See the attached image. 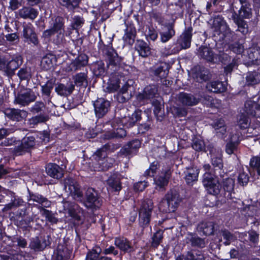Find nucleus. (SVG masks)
Segmentation results:
<instances>
[{"label":"nucleus","mask_w":260,"mask_h":260,"mask_svg":"<svg viewBox=\"0 0 260 260\" xmlns=\"http://www.w3.org/2000/svg\"><path fill=\"white\" fill-rule=\"evenodd\" d=\"M207 174L202 179V183L207 194L215 196L221 201L233 198L235 180L230 177L228 173L221 172L219 175Z\"/></svg>","instance_id":"obj_1"},{"label":"nucleus","mask_w":260,"mask_h":260,"mask_svg":"<svg viewBox=\"0 0 260 260\" xmlns=\"http://www.w3.org/2000/svg\"><path fill=\"white\" fill-rule=\"evenodd\" d=\"M66 183L71 193L78 198L87 209L94 212L101 208L103 201L94 188H88L83 194L79 184L74 179L69 178Z\"/></svg>","instance_id":"obj_2"},{"label":"nucleus","mask_w":260,"mask_h":260,"mask_svg":"<svg viewBox=\"0 0 260 260\" xmlns=\"http://www.w3.org/2000/svg\"><path fill=\"white\" fill-rule=\"evenodd\" d=\"M196 55L201 60L210 64H227L231 60V57L224 51H219L215 53L209 46L201 45L197 49Z\"/></svg>","instance_id":"obj_3"},{"label":"nucleus","mask_w":260,"mask_h":260,"mask_svg":"<svg viewBox=\"0 0 260 260\" xmlns=\"http://www.w3.org/2000/svg\"><path fill=\"white\" fill-rule=\"evenodd\" d=\"M179 196V193L173 189H170L165 194L159 204V209L167 214L161 221H159V224H162L168 219L173 218L172 213L176 211L180 203Z\"/></svg>","instance_id":"obj_4"},{"label":"nucleus","mask_w":260,"mask_h":260,"mask_svg":"<svg viewBox=\"0 0 260 260\" xmlns=\"http://www.w3.org/2000/svg\"><path fill=\"white\" fill-rule=\"evenodd\" d=\"M23 59L20 54L12 56L9 54L0 53V71L8 78H12L15 74V71L23 63Z\"/></svg>","instance_id":"obj_5"},{"label":"nucleus","mask_w":260,"mask_h":260,"mask_svg":"<svg viewBox=\"0 0 260 260\" xmlns=\"http://www.w3.org/2000/svg\"><path fill=\"white\" fill-rule=\"evenodd\" d=\"M193 28L191 26L186 27L183 32L180 35L176 40L175 46L169 51V54L178 53L181 50L186 49L190 47L192 37Z\"/></svg>","instance_id":"obj_6"},{"label":"nucleus","mask_w":260,"mask_h":260,"mask_svg":"<svg viewBox=\"0 0 260 260\" xmlns=\"http://www.w3.org/2000/svg\"><path fill=\"white\" fill-rule=\"evenodd\" d=\"M153 207V203L150 200H145L142 202L138 210L139 224L140 227L143 229L148 227Z\"/></svg>","instance_id":"obj_7"},{"label":"nucleus","mask_w":260,"mask_h":260,"mask_svg":"<svg viewBox=\"0 0 260 260\" xmlns=\"http://www.w3.org/2000/svg\"><path fill=\"white\" fill-rule=\"evenodd\" d=\"M36 145L35 136L27 134L22 138L20 144L15 147L14 152L17 155L31 154L32 151L36 148Z\"/></svg>","instance_id":"obj_8"},{"label":"nucleus","mask_w":260,"mask_h":260,"mask_svg":"<svg viewBox=\"0 0 260 260\" xmlns=\"http://www.w3.org/2000/svg\"><path fill=\"white\" fill-rule=\"evenodd\" d=\"M157 95H158L157 86L154 84H149L145 86L141 92L137 94L136 98L140 104H144L157 97Z\"/></svg>","instance_id":"obj_9"},{"label":"nucleus","mask_w":260,"mask_h":260,"mask_svg":"<svg viewBox=\"0 0 260 260\" xmlns=\"http://www.w3.org/2000/svg\"><path fill=\"white\" fill-rule=\"evenodd\" d=\"M37 96L30 89L21 90L15 95L14 103L21 106H26L36 101Z\"/></svg>","instance_id":"obj_10"},{"label":"nucleus","mask_w":260,"mask_h":260,"mask_svg":"<svg viewBox=\"0 0 260 260\" xmlns=\"http://www.w3.org/2000/svg\"><path fill=\"white\" fill-rule=\"evenodd\" d=\"M93 106L96 117L102 118L105 116L110 110L111 103L105 98H98L97 99L93 102Z\"/></svg>","instance_id":"obj_11"},{"label":"nucleus","mask_w":260,"mask_h":260,"mask_svg":"<svg viewBox=\"0 0 260 260\" xmlns=\"http://www.w3.org/2000/svg\"><path fill=\"white\" fill-rule=\"evenodd\" d=\"M172 174L171 169H167L164 171H162L160 175L154 177L155 189L159 191H165L172 177Z\"/></svg>","instance_id":"obj_12"},{"label":"nucleus","mask_w":260,"mask_h":260,"mask_svg":"<svg viewBox=\"0 0 260 260\" xmlns=\"http://www.w3.org/2000/svg\"><path fill=\"white\" fill-rule=\"evenodd\" d=\"M13 221L15 225L19 228H26L30 224L31 220L28 217L26 207L19 209L14 214Z\"/></svg>","instance_id":"obj_13"},{"label":"nucleus","mask_w":260,"mask_h":260,"mask_svg":"<svg viewBox=\"0 0 260 260\" xmlns=\"http://www.w3.org/2000/svg\"><path fill=\"white\" fill-rule=\"evenodd\" d=\"M68 215L72 219L80 221L84 211L82 208L74 202H66L64 205Z\"/></svg>","instance_id":"obj_14"},{"label":"nucleus","mask_w":260,"mask_h":260,"mask_svg":"<svg viewBox=\"0 0 260 260\" xmlns=\"http://www.w3.org/2000/svg\"><path fill=\"white\" fill-rule=\"evenodd\" d=\"M126 27L124 30V34L122 40L126 45L132 46L135 42L137 36V30L133 22L125 23Z\"/></svg>","instance_id":"obj_15"},{"label":"nucleus","mask_w":260,"mask_h":260,"mask_svg":"<svg viewBox=\"0 0 260 260\" xmlns=\"http://www.w3.org/2000/svg\"><path fill=\"white\" fill-rule=\"evenodd\" d=\"M122 75L120 72H114L110 74L107 83L106 91L108 93H114L120 88V84Z\"/></svg>","instance_id":"obj_16"},{"label":"nucleus","mask_w":260,"mask_h":260,"mask_svg":"<svg viewBox=\"0 0 260 260\" xmlns=\"http://www.w3.org/2000/svg\"><path fill=\"white\" fill-rule=\"evenodd\" d=\"M22 35L24 39V41L28 44H32L34 46H38L39 44L38 36L31 24L23 25Z\"/></svg>","instance_id":"obj_17"},{"label":"nucleus","mask_w":260,"mask_h":260,"mask_svg":"<svg viewBox=\"0 0 260 260\" xmlns=\"http://www.w3.org/2000/svg\"><path fill=\"white\" fill-rule=\"evenodd\" d=\"M175 25L172 22L166 23L159 31V41L164 44L171 40L176 34Z\"/></svg>","instance_id":"obj_18"},{"label":"nucleus","mask_w":260,"mask_h":260,"mask_svg":"<svg viewBox=\"0 0 260 260\" xmlns=\"http://www.w3.org/2000/svg\"><path fill=\"white\" fill-rule=\"evenodd\" d=\"M89 57L84 53H80L74 59L71 60L69 71L76 72L81 70L88 63Z\"/></svg>","instance_id":"obj_19"},{"label":"nucleus","mask_w":260,"mask_h":260,"mask_svg":"<svg viewBox=\"0 0 260 260\" xmlns=\"http://www.w3.org/2000/svg\"><path fill=\"white\" fill-rule=\"evenodd\" d=\"M35 6L28 5L23 6L17 12V17L23 19L34 20L39 15V11Z\"/></svg>","instance_id":"obj_20"},{"label":"nucleus","mask_w":260,"mask_h":260,"mask_svg":"<svg viewBox=\"0 0 260 260\" xmlns=\"http://www.w3.org/2000/svg\"><path fill=\"white\" fill-rule=\"evenodd\" d=\"M114 245L124 253H131L135 250L132 241L124 236L115 237Z\"/></svg>","instance_id":"obj_21"},{"label":"nucleus","mask_w":260,"mask_h":260,"mask_svg":"<svg viewBox=\"0 0 260 260\" xmlns=\"http://www.w3.org/2000/svg\"><path fill=\"white\" fill-rule=\"evenodd\" d=\"M28 196H27V200L28 202L32 201L39 204V206L35 205L40 210L43 208H49L51 206V202L46 197H44L42 194L38 193H34L28 189Z\"/></svg>","instance_id":"obj_22"},{"label":"nucleus","mask_w":260,"mask_h":260,"mask_svg":"<svg viewBox=\"0 0 260 260\" xmlns=\"http://www.w3.org/2000/svg\"><path fill=\"white\" fill-rule=\"evenodd\" d=\"M241 7L238 12H234L232 16L239 17L242 19H250L252 16V9L251 5L249 2L240 0Z\"/></svg>","instance_id":"obj_23"},{"label":"nucleus","mask_w":260,"mask_h":260,"mask_svg":"<svg viewBox=\"0 0 260 260\" xmlns=\"http://www.w3.org/2000/svg\"><path fill=\"white\" fill-rule=\"evenodd\" d=\"M3 112L9 119L17 122L21 121L27 116V112L25 111L19 109L7 108Z\"/></svg>","instance_id":"obj_24"},{"label":"nucleus","mask_w":260,"mask_h":260,"mask_svg":"<svg viewBox=\"0 0 260 260\" xmlns=\"http://www.w3.org/2000/svg\"><path fill=\"white\" fill-rule=\"evenodd\" d=\"M192 76L200 83L207 82L211 78L209 70L204 66H196L192 70Z\"/></svg>","instance_id":"obj_25"},{"label":"nucleus","mask_w":260,"mask_h":260,"mask_svg":"<svg viewBox=\"0 0 260 260\" xmlns=\"http://www.w3.org/2000/svg\"><path fill=\"white\" fill-rule=\"evenodd\" d=\"M200 169L197 167H187L184 171L183 177L186 184L192 186L198 180Z\"/></svg>","instance_id":"obj_26"},{"label":"nucleus","mask_w":260,"mask_h":260,"mask_svg":"<svg viewBox=\"0 0 260 260\" xmlns=\"http://www.w3.org/2000/svg\"><path fill=\"white\" fill-rule=\"evenodd\" d=\"M108 189L111 192L119 193L122 189V182L117 173L112 174L106 180Z\"/></svg>","instance_id":"obj_27"},{"label":"nucleus","mask_w":260,"mask_h":260,"mask_svg":"<svg viewBox=\"0 0 260 260\" xmlns=\"http://www.w3.org/2000/svg\"><path fill=\"white\" fill-rule=\"evenodd\" d=\"M178 101L184 106L192 107L197 105L200 102V99L191 93L184 91L180 92L177 95Z\"/></svg>","instance_id":"obj_28"},{"label":"nucleus","mask_w":260,"mask_h":260,"mask_svg":"<svg viewBox=\"0 0 260 260\" xmlns=\"http://www.w3.org/2000/svg\"><path fill=\"white\" fill-rule=\"evenodd\" d=\"M169 69V64L166 62H162L158 66L152 68L150 73L151 75L156 77L158 80L159 79L162 80L167 77Z\"/></svg>","instance_id":"obj_29"},{"label":"nucleus","mask_w":260,"mask_h":260,"mask_svg":"<svg viewBox=\"0 0 260 260\" xmlns=\"http://www.w3.org/2000/svg\"><path fill=\"white\" fill-rule=\"evenodd\" d=\"M142 114V111L141 110L136 109L131 116L124 117L122 119V126L127 128L133 127L138 121L141 120Z\"/></svg>","instance_id":"obj_30"},{"label":"nucleus","mask_w":260,"mask_h":260,"mask_svg":"<svg viewBox=\"0 0 260 260\" xmlns=\"http://www.w3.org/2000/svg\"><path fill=\"white\" fill-rule=\"evenodd\" d=\"M74 91L72 81L70 80L66 84L58 83L55 87V91L61 96L67 97L70 95Z\"/></svg>","instance_id":"obj_31"},{"label":"nucleus","mask_w":260,"mask_h":260,"mask_svg":"<svg viewBox=\"0 0 260 260\" xmlns=\"http://www.w3.org/2000/svg\"><path fill=\"white\" fill-rule=\"evenodd\" d=\"M135 49L140 56L146 58L151 54V49L149 44L141 39L137 40L135 45Z\"/></svg>","instance_id":"obj_32"},{"label":"nucleus","mask_w":260,"mask_h":260,"mask_svg":"<svg viewBox=\"0 0 260 260\" xmlns=\"http://www.w3.org/2000/svg\"><path fill=\"white\" fill-rule=\"evenodd\" d=\"M72 83L75 88H86L88 86V72H80L72 76Z\"/></svg>","instance_id":"obj_33"},{"label":"nucleus","mask_w":260,"mask_h":260,"mask_svg":"<svg viewBox=\"0 0 260 260\" xmlns=\"http://www.w3.org/2000/svg\"><path fill=\"white\" fill-rule=\"evenodd\" d=\"M227 23L221 15H217L214 17L212 28L214 32V35H220L221 32L228 28Z\"/></svg>","instance_id":"obj_34"},{"label":"nucleus","mask_w":260,"mask_h":260,"mask_svg":"<svg viewBox=\"0 0 260 260\" xmlns=\"http://www.w3.org/2000/svg\"><path fill=\"white\" fill-rule=\"evenodd\" d=\"M114 2V0H109L102 4L99 12L102 21H105L109 18L112 12L115 10L116 8L114 6H112V8H110Z\"/></svg>","instance_id":"obj_35"},{"label":"nucleus","mask_w":260,"mask_h":260,"mask_svg":"<svg viewBox=\"0 0 260 260\" xmlns=\"http://www.w3.org/2000/svg\"><path fill=\"white\" fill-rule=\"evenodd\" d=\"M47 246L45 239H41L38 236L32 238L29 244V248L34 252H37L43 251Z\"/></svg>","instance_id":"obj_36"},{"label":"nucleus","mask_w":260,"mask_h":260,"mask_svg":"<svg viewBox=\"0 0 260 260\" xmlns=\"http://www.w3.org/2000/svg\"><path fill=\"white\" fill-rule=\"evenodd\" d=\"M46 172L48 175L55 179H59L63 177L62 169L55 163L48 164L46 167Z\"/></svg>","instance_id":"obj_37"},{"label":"nucleus","mask_w":260,"mask_h":260,"mask_svg":"<svg viewBox=\"0 0 260 260\" xmlns=\"http://www.w3.org/2000/svg\"><path fill=\"white\" fill-rule=\"evenodd\" d=\"M91 70L94 76L96 78L104 77L106 74L105 63L102 60L93 62L91 66Z\"/></svg>","instance_id":"obj_38"},{"label":"nucleus","mask_w":260,"mask_h":260,"mask_svg":"<svg viewBox=\"0 0 260 260\" xmlns=\"http://www.w3.org/2000/svg\"><path fill=\"white\" fill-rule=\"evenodd\" d=\"M72 250L67 246L58 245L56 249L55 260H69L71 258Z\"/></svg>","instance_id":"obj_39"},{"label":"nucleus","mask_w":260,"mask_h":260,"mask_svg":"<svg viewBox=\"0 0 260 260\" xmlns=\"http://www.w3.org/2000/svg\"><path fill=\"white\" fill-rule=\"evenodd\" d=\"M55 81L52 79L48 80L43 85H41V93L44 100L50 101L52 98L51 95V92L54 88Z\"/></svg>","instance_id":"obj_40"},{"label":"nucleus","mask_w":260,"mask_h":260,"mask_svg":"<svg viewBox=\"0 0 260 260\" xmlns=\"http://www.w3.org/2000/svg\"><path fill=\"white\" fill-rule=\"evenodd\" d=\"M52 22L50 26L53 28L58 33L60 34L61 31H64L65 18L59 15H55L51 18Z\"/></svg>","instance_id":"obj_41"},{"label":"nucleus","mask_w":260,"mask_h":260,"mask_svg":"<svg viewBox=\"0 0 260 260\" xmlns=\"http://www.w3.org/2000/svg\"><path fill=\"white\" fill-rule=\"evenodd\" d=\"M108 59V64L114 66L116 68L119 67L122 61V58L119 56L115 49H112L110 52L106 55Z\"/></svg>","instance_id":"obj_42"},{"label":"nucleus","mask_w":260,"mask_h":260,"mask_svg":"<svg viewBox=\"0 0 260 260\" xmlns=\"http://www.w3.org/2000/svg\"><path fill=\"white\" fill-rule=\"evenodd\" d=\"M175 260H204V256L198 254L196 251H188L185 254L178 255Z\"/></svg>","instance_id":"obj_43"},{"label":"nucleus","mask_w":260,"mask_h":260,"mask_svg":"<svg viewBox=\"0 0 260 260\" xmlns=\"http://www.w3.org/2000/svg\"><path fill=\"white\" fill-rule=\"evenodd\" d=\"M219 36H220L219 40L223 41V42H225L226 44H229L234 41L236 39L235 32L231 30L229 26H228V28L222 30Z\"/></svg>","instance_id":"obj_44"},{"label":"nucleus","mask_w":260,"mask_h":260,"mask_svg":"<svg viewBox=\"0 0 260 260\" xmlns=\"http://www.w3.org/2000/svg\"><path fill=\"white\" fill-rule=\"evenodd\" d=\"M214 225L212 221H204L199 224V227L204 235L210 236L214 234Z\"/></svg>","instance_id":"obj_45"},{"label":"nucleus","mask_w":260,"mask_h":260,"mask_svg":"<svg viewBox=\"0 0 260 260\" xmlns=\"http://www.w3.org/2000/svg\"><path fill=\"white\" fill-rule=\"evenodd\" d=\"M233 20L235 24L237 26V31L241 32L243 35L247 34L248 32V25L247 22L244 19L232 16Z\"/></svg>","instance_id":"obj_46"},{"label":"nucleus","mask_w":260,"mask_h":260,"mask_svg":"<svg viewBox=\"0 0 260 260\" xmlns=\"http://www.w3.org/2000/svg\"><path fill=\"white\" fill-rule=\"evenodd\" d=\"M15 197V192L7 189H3L0 193V203L5 204L6 208H8L7 205L12 202Z\"/></svg>","instance_id":"obj_47"},{"label":"nucleus","mask_w":260,"mask_h":260,"mask_svg":"<svg viewBox=\"0 0 260 260\" xmlns=\"http://www.w3.org/2000/svg\"><path fill=\"white\" fill-rule=\"evenodd\" d=\"M245 79L248 86L256 85L260 82V74L255 71L248 72Z\"/></svg>","instance_id":"obj_48"},{"label":"nucleus","mask_w":260,"mask_h":260,"mask_svg":"<svg viewBox=\"0 0 260 260\" xmlns=\"http://www.w3.org/2000/svg\"><path fill=\"white\" fill-rule=\"evenodd\" d=\"M13 246L19 248H25L27 247V241L26 239L21 235L16 234L11 237L10 239Z\"/></svg>","instance_id":"obj_49"},{"label":"nucleus","mask_w":260,"mask_h":260,"mask_svg":"<svg viewBox=\"0 0 260 260\" xmlns=\"http://www.w3.org/2000/svg\"><path fill=\"white\" fill-rule=\"evenodd\" d=\"M111 145L109 143L104 145L101 148L98 149L94 153L93 156L95 159L99 162L105 158L108 157L107 156V152L110 151Z\"/></svg>","instance_id":"obj_50"},{"label":"nucleus","mask_w":260,"mask_h":260,"mask_svg":"<svg viewBox=\"0 0 260 260\" xmlns=\"http://www.w3.org/2000/svg\"><path fill=\"white\" fill-rule=\"evenodd\" d=\"M102 250L100 246L95 245L91 249H88L86 253L85 260H98Z\"/></svg>","instance_id":"obj_51"},{"label":"nucleus","mask_w":260,"mask_h":260,"mask_svg":"<svg viewBox=\"0 0 260 260\" xmlns=\"http://www.w3.org/2000/svg\"><path fill=\"white\" fill-rule=\"evenodd\" d=\"M211 164L215 169V172L218 171V175L221 172L223 173H228L223 169V162L222 156H214L211 159Z\"/></svg>","instance_id":"obj_52"},{"label":"nucleus","mask_w":260,"mask_h":260,"mask_svg":"<svg viewBox=\"0 0 260 260\" xmlns=\"http://www.w3.org/2000/svg\"><path fill=\"white\" fill-rule=\"evenodd\" d=\"M164 230L158 229L153 233L151 239V246L153 248H157L162 241Z\"/></svg>","instance_id":"obj_53"},{"label":"nucleus","mask_w":260,"mask_h":260,"mask_svg":"<svg viewBox=\"0 0 260 260\" xmlns=\"http://www.w3.org/2000/svg\"><path fill=\"white\" fill-rule=\"evenodd\" d=\"M114 162L115 159L111 157L105 158L98 162L99 170L107 171L113 167Z\"/></svg>","instance_id":"obj_54"},{"label":"nucleus","mask_w":260,"mask_h":260,"mask_svg":"<svg viewBox=\"0 0 260 260\" xmlns=\"http://www.w3.org/2000/svg\"><path fill=\"white\" fill-rule=\"evenodd\" d=\"M192 141L191 147L196 151L203 152V151H205V143L203 139L194 137Z\"/></svg>","instance_id":"obj_55"},{"label":"nucleus","mask_w":260,"mask_h":260,"mask_svg":"<svg viewBox=\"0 0 260 260\" xmlns=\"http://www.w3.org/2000/svg\"><path fill=\"white\" fill-rule=\"evenodd\" d=\"M211 91L214 93H222L226 91V86L224 83L219 80L212 81L210 83Z\"/></svg>","instance_id":"obj_56"},{"label":"nucleus","mask_w":260,"mask_h":260,"mask_svg":"<svg viewBox=\"0 0 260 260\" xmlns=\"http://www.w3.org/2000/svg\"><path fill=\"white\" fill-rule=\"evenodd\" d=\"M41 211L42 216L45 218L46 220L51 224H56L58 221V218L55 217L54 214L51 210L43 208Z\"/></svg>","instance_id":"obj_57"},{"label":"nucleus","mask_w":260,"mask_h":260,"mask_svg":"<svg viewBox=\"0 0 260 260\" xmlns=\"http://www.w3.org/2000/svg\"><path fill=\"white\" fill-rule=\"evenodd\" d=\"M45 105L42 101H37L30 109V112L34 114H45L44 109Z\"/></svg>","instance_id":"obj_58"},{"label":"nucleus","mask_w":260,"mask_h":260,"mask_svg":"<svg viewBox=\"0 0 260 260\" xmlns=\"http://www.w3.org/2000/svg\"><path fill=\"white\" fill-rule=\"evenodd\" d=\"M238 125L242 129H246L250 125L249 117L245 113H241L237 121Z\"/></svg>","instance_id":"obj_59"},{"label":"nucleus","mask_w":260,"mask_h":260,"mask_svg":"<svg viewBox=\"0 0 260 260\" xmlns=\"http://www.w3.org/2000/svg\"><path fill=\"white\" fill-rule=\"evenodd\" d=\"M48 119V117L45 114H36V116L29 118L28 121L30 125L34 126L40 123L45 122L47 121Z\"/></svg>","instance_id":"obj_60"},{"label":"nucleus","mask_w":260,"mask_h":260,"mask_svg":"<svg viewBox=\"0 0 260 260\" xmlns=\"http://www.w3.org/2000/svg\"><path fill=\"white\" fill-rule=\"evenodd\" d=\"M48 119V117L45 114H36V116L29 118L28 121L30 125L34 126L40 123L45 122L47 121Z\"/></svg>","instance_id":"obj_61"},{"label":"nucleus","mask_w":260,"mask_h":260,"mask_svg":"<svg viewBox=\"0 0 260 260\" xmlns=\"http://www.w3.org/2000/svg\"><path fill=\"white\" fill-rule=\"evenodd\" d=\"M247 113L253 117H257V112H260V104L255 102H251L248 104Z\"/></svg>","instance_id":"obj_62"},{"label":"nucleus","mask_w":260,"mask_h":260,"mask_svg":"<svg viewBox=\"0 0 260 260\" xmlns=\"http://www.w3.org/2000/svg\"><path fill=\"white\" fill-rule=\"evenodd\" d=\"M188 239L192 246L202 247L205 244L204 240L197 235L190 234Z\"/></svg>","instance_id":"obj_63"},{"label":"nucleus","mask_w":260,"mask_h":260,"mask_svg":"<svg viewBox=\"0 0 260 260\" xmlns=\"http://www.w3.org/2000/svg\"><path fill=\"white\" fill-rule=\"evenodd\" d=\"M146 38L148 41H155L158 38V34L157 30L152 26L148 27V31H146L145 34Z\"/></svg>","instance_id":"obj_64"}]
</instances>
